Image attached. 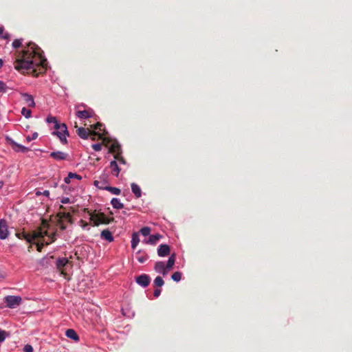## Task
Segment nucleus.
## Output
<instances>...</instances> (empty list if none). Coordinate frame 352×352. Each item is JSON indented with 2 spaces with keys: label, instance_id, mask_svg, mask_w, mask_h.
<instances>
[{
  "label": "nucleus",
  "instance_id": "5",
  "mask_svg": "<svg viewBox=\"0 0 352 352\" xmlns=\"http://www.w3.org/2000/svg\"><path fill=\"white\" fill-rule=\"evenodd\" d=\"M54 129L56 131H54L52 133L54 135H56L63 144H66L67 142V137L69 136V132L66 124L64 123L56 124V125H54Z\"/></svg>",
  "mask_w": 352,
  "mask_h": 352
},
{
  "label": "nucleus",
  "instance_id": "29",
  "mask_svg": "<svg viewBox=\"0 0 352 352\" xmlns=\"http://www.w3.org/2000/svg\"><path fill=\"white\" fill-rule=\"evenodd\" d=\"M21 114L25 116L26 118H29L31 117L32 111L25 107L22 108Z\"/></svg>",
  "mask_w": 352,
  "mask_h": 352
},
{
  "label": "nucleus",
  "instance_id": "6",
  "mask_svg": "<svg viewBox=\"0 0 352 352\" xmlns=\"http://www.w3.org/2000/svg\"><path fill=\"white\" fill-rule=\"evenodd\" d=\"M21 298L19 296H7L4 298V301L8 308L14 309L19 306L21 302Z\"/></svg>",
  "mask_w": 352,
  "mask_h": 352
},
{
  "label": "nucleus",
  "instance_id": "55",
  "mask_svg": "<svg viewBox=\"0 0 352 352\" xmlns=\"http://www.w3.org/2000/svg\"><path fill=\"white\" fill-rule=\"evenodd\" d=\"M3 62L1 59H0V68L3 66Z\"/></svg>",
  "mask_w": 352,
  "mask_h": 352
},
{
  "label": "nucleus",
  "instance_id": "42",
  "mask_svg": "<svg viewBox=\"0 0 352 352\" xmlns=\"http://www.w3.org/2000/svg\"><path fill=\"white\" fill-rule=\"evenodd\" d=\"M102 126V124L100 122H97L96 124L93 126L94 130L101 131V127Z\"/></svg>",
  "mask_w": 352,
  "mask_h": 352
},
{
  "label": "nucleus",
  "instance_id": "10",
  "mask_svg": "<svg viewBox=\"0 0 352 352\" xmlns=\"http://www.w3.org/2000/svg\"><path fill=\"white\" fill-rule=\"evenodd\" d=\"M170 252V246L166 244H161L157 248V254L161 257H164L169 255Z\"/></svg>",
  "mask_w": 352,
  "mask_h": 352
},
{
  "label": "nucleus",
  "instance_id": "8",
  "mask_svg": "<svg viewBox=\"0 0 352 352\" xmlns=\"http://www.w3.org/2000/svg\"><path fill=\"white\" fill-rule=\"evenodd\" d=\"M135 280L139 285L146 287L151 283V278L148 275L143 274L137 276Z\"/></svg>",
  "mask_w": 352,
  "mask_h": 352
},
{
  "label": "nucleus",
  "instance_id": "12",
  "mask_svg": "<svg viewBox=\"0 0 352 352\" xmlns=\"http://www.w3.org/2000/svg\"><path fill=\"white\" fill-rule=\"evenodd\" d=\"M109 153H112L115 156L121 155V147L117 141H114L109 147Z\"/></svg>",
  "mask_w": 352,
  "mask_h": 352
},
{
  "label": "nucleus",
  "instance_id": "14",
  "mask_svg": "<svg viewBox=\"0 0 352 352\" xmlns=\"http://www.w3.org/2000/svg\"><path fill=\"white\" fill-rule=\"evenodd\" d=\"M50 157L56 160H65L67 158L68 154L62 151H55L50 153Z\"/></svg>",
  "mask_w": 352,
  "mask_h": 352
},
{
  "label": "nucleus",
  "instance_id": "33",
  "mask_svg": "<svg viewBox=\"0 0 352 352\" xmlns=\"http://www.w3.org/2000/svg\"><path fill=\"white\" fill-rule=\"evenodd\" d=\"M22 41H23V39H15L12 42V47L15 49L19 48L22 45Z\"/></svg>",
  "mask_w": 352,
  "mask_h": 352
},
{
  "label": "nucleus",
  "instance_id": "26",
  "mask_svg": "<svg viewBox=\"0 0 352 352\" xmlns=\"http://www.w3.org/2000/svg\"><path fill=\"white\" fill-rule=\"evenodd\" d=\"M73 178L81 179V176H80L79 175H78L76 173H69L68 174L67 177H66L65 178L64 181L66 184H69V183H70V180L73 179Z\"/></svg>",
  "mask_w": 352,
  "mask_h": 352
},
{
  "label": "nucleus",
  "instance_id": "13",
  "mask_svg": "<svg viewBox=\"0 0 352 352\" xmlns=\"http://www.w3.org/2000/svg\"><path fill=\"white\" fill-rule=\"evenodd\" d=\"M21 97L29 107H34L35 102L32 95L27 93L21 94Z\"/></svg>",
  "mask_w": 352,
  "mask_h": 352
},
{
  "label": "nucleus",
  "instance_id": "53",
  "mask_svg": "<svg viewBox=\"0 0 352 352\" xmlns=\"http://www.w3.org/2000/svg\"><path fill=\"white\" fill-rule=\"evenodd\" d=\"M4 183L3 181H0V189L3 186Z\"/></svg>",
  "mask_w": 352,
  "mask_h": 352
},
{
  "label": "nucleus",
  "instance_id": "17",
  "mask_svg": "<svg viewBox=\"0 0 352 352\" xmlns=\"http://www.w3.org/2000/svg\"><path fill=\"white\" fill-rule=\"evenodd\" d=\"M100 236L102 239H104L108 242H112L114 240L112 233L107 229L103 230L101 232Z\"/></svg>",
  "mask_w": 352,
  "mask_h": 352
},
{
  "label": "nucleus",
  "instance_id": "28",
  "mask_svg": "<svg viewBox=\"0 0 352 352\" xmlns=\"http://www.w3.org/2000/svg\"><path fill=\"white\" fill-rule=\"evenodd\" d=\"M154 268L157 272H160L162 270H164V268H165V264L163 261H158L155 263Z\"/></svg>",
  "mask_w": 352,
  "mask_h": 352
},
{
  "label": "nucleus",
  "instance_id": "39",
  "mask_svg": "<svg viewBox=\"0 0 352 352\" xmlns=\"http://www.w3.org/2000/svg\"><path fill=\"white\" fill-rule=\"evenodd\" d=\"M24 352H33V347L30 344H25L23 348Z\"/></svg>",
  "mask_w": 352,
  "mask_h": 352
},
{
  "label": "nucleus",
  "instance_id": "27",
  "mask_svg": "<svg viewBox=\"0 0 352 352\" xmlns=\"http://www.w3.org/2000/svg\"><path fill=\"white\" fill-rule=\"evenodd\" d=\"M164 284V281L161 276H157L155 278L154 283H153L154 287H160L163 286Z\"/></svg>",
  "mask_w": 352,
  "mask_h": 352
},
{
  "label": "nucleus",
  "instance_id": "35",
  "mask_svg": "<svg viewBox=\"0 0 352 352\" xmlns=\"http://www.w3.org/2000/svg\"><path fill=\"white\" fill-rule=\"evenodd\" d=\"M43 232H47V230L43 231ZM46 236V234H44V236ZM47 236H48L49 239H50V242H47L46 244L48 245L50 243L54 242L56 240V232L52 233L50 235H48V232H47Z\"/></svg>",
  "mask_w": 352,
  "mask_h": 352
},
{
  "label": "nucleus",
  "instance_id": "4",
  "mask_svg": "<svg viewBox=\"0 0 352 352\" xmlns=\"http://www.w3.org/2000/svg\"><path fill=\"white\" fill-rule=\"evenodd\" d=\"M44 234L47 235V232H43L42 228H39L38 230L34 231L32 234L25 233L24 232H16V236L20 239H25L28 243H32L34 240L38 238H43Z\"/></svg>",
  "mask_w": 352,
  "mask_h": 352
},
{
  "label": "nucleus",
  "instance_id": "24",
  "mask_svg": "<svg viewBox=\"0 0 352 352\" xmlns=\"http://www.w3.org/2000/svg\"><path fill=\"white\" fill-rule=\"evenodd\" d=\"M140 242L138 234L136 232L133 233L131 239V248L134 250Z\"/></svg>",
  "mask_w": 352,
  "mask_h": 352
},
{
  "label": "nucleus",
  "instance_id": "30",
  "mask_svg": "<svg viewBox=\"0 0 352 352\" xmlns=\"http://www.w3.org/2000/svg\"><path fill=\"white\" fill-rule=\"evenodd\" d=\"M171 278L176 282H179L182 278V274L179 272H174Z\"/></svg>",
  "mask_w": 352,
  "mask_h": 352
},
{
  "label": "nucleus",
  "instance_id": "51",
  "mask_svg": "<svg viewBox=\"0 0 352 352\" xmlns=\"http://www.w3.org/2000/svg\"><path fill=\"white\" fill-rule=\"evenodd\" d=\"M43 195L46 196V197H49L50 195V191L49 190H45L43 192Z\"/></svg>",
  "mask_w": 352,
  "mask_h": 352
},
{
  "label": "nucleus",
  "instance_id": "49",
  "mask_svg": "<svg viewBox=\"0 0 352 352\" xmlns=\"http://www.w3.org/2000/svg\"><path fill=\"white\" fill-rule=\"evenodd\" d=\"M6 274L0 270V280H3L6 278Z\"/></svg>",
  "mask_w": 352,
  "mask_h": 352
},
{
  "label": "nucleus",
  "instance_id": "31",
  "mask_svg": "<svg viewBox=\"0 0 352 352\" xmlns=\"http://www.w3.org/2000/svg\"><path fill=\"white\" fill-rule=\"evenodd\" d=\"M10 37V34L7 32H5V30L3 27H0V38L3 39H8Z\"/></svg>",
  "mask_w": 352,
  "mask_h": 352
},
{
  "label": "nucleus",
  "instance_id": "25",
  "mask_svg": "<svg viewBox=\"0 0 352 352\" xmlns=\"http://www.w3.org/2000/svg\"><path fill=\"white\" fill-rule=\"evenodd\" d=\"M175 263V254H173L168 258L166 265H165V267L166 269L171 270Z\"/></svg>",
  "mask_w": 352,
  "mask_h": 352
},
{
  "label": "nucleus",
  "instance_id": "44",
  "mask_svg": "<svg viewBox=\"0 0 352 352\" xmlns=\"http://www.w3.org/2000/svg\"><path fill=\"white\" fill-rule=\"evenodd\" d=\"M115 159L119 161L120 163L125 164L124 159L120 155L118 156H115Z\"/></svg>",
  "mask_w": 352,
  "mask_h": 352
},
{
  "label": "nucleus",
  "instance_id": "36",
  "mask_svg": "<svg viewBox=\"0 0 352 352\" xmlns=\"http://www.w3.org/2000/svg\"><path fill=\"white\" fill-rule=\"evenodd\" d=\"M46 121L48 123H54V125H56V124H59L58 122L57 121L56 118L55 117H52V116L47 117Z\"/></svg>",
  "mask_w": 352,
  "mask_h": 352
},
{
  "label": "nucleus",
  "instance_id": "9",
  "mask_svg": "<svg viewBox=\"0 0 352 352\" xmlns=\"http://www.w3.org/2000/svg\"><path fill=\"white\" fill-rule=\"evenodd\" d=\"M8 224L5 219L0 220V239H6L8 236Z\"/></svg>",
  "mask_w": 352,
  "mask_h": 352
},
{
  "label": "nucleus",
  "instance_id": "50",
  "mask_svg": "<svg viewBox=\"0 0 352 352\" xmlns=\"http://www.w3.org/2000/svg\"><path fill=\"white\" fill-rule=\"evenodd\" d=\"M36 246H37V250L38 252H41L42 248H43V243H41V244L37 243Z\"/></svg>",
  "mask_w": 352,
  "mask_h": 352
},
{
  "label": "nucleus",
  "instance_id": "34",
  "mask_svg": "<svg viewBox=\"0 0 352 352\" xmlns=\"http://www.w3.org/2000/svg\"><path fill=\"white\" fill-rule=\"evenodd\" d=\"M150 232L151 228L149 227H144L140 230V233L145 236H148Z\"/></svg>",
  "mask_w": 352,
  "mask_h": 352
},
{
  "label": "nucleus",
  "instance_id": "52",
  "mask_svg": "<svg viewBox=\"0 0 352 352\" xmlns=\"http://www.w3.org/2000/svg\"><path fill=\"white\" fill-rule=\"evenodd\" d=\"M42 221H43V225L44 226H48V223H47L46 220L43 219Z\"/></svg>",
  "mask_w": 352,
  "mask_h": 352
},
{
  "label": "nucleus",
  "instance_id": "19",
  "mask_svg": "<svg viewBox=\"0 0 352 352\" xmlns=\"http://www.w3.org/2000/svg\"><path fill=\"white\" fill-rule=\"evenodd\" d=\"M131 190L133 193L135 195L136 198H140L142 195V190L140 186L135 183H132L131 185Z\"/></svg>",
  "mask_w": 352,
  "mask_h": 352
},
{
  "label": "nucleus",
  "instance_id": "38",
  "mask_svg": "<svg viewBox=\"0 0 352 352\" xmlns=\"http://www.w3.org/2000/svg\"><path fill=\"white\" fill-rule=\"evenodd\" d=\"M38 137V133L36 132L34 133L32 136H28L26 138L27 142H30V141L36 139Z\"/></svg>",
  "mask_w": 352,
  "mask_h": 352
},
{
  "label": "nucleus",
  "instance_id": "18",
  "mask_svg": "<svg viewBox=\"0 0 352 352\" xmlns=\"http://www.w3.org/2000/svg\"><path fill=\"white\" fill-rule=\"evenodd\" d=\"M69 263V261L66 258H59L56 261V267L59 271H61V273L63 274V272L62 271V269L63 267H65L67 263Z\"/></svg>",
  "mask_w": 352,
  "mask_h": 352
},
{
  "label": "nucleus",
  "instance_id": "16",
  "mask_svg": "<svg viewBox=\"0 0 352 352\" xmlns=\"http://www.w3.org/2000/svg\"><path fill=\"white\" fill-rule=\"evenodd\" d=\"M93 111L91 109H87L83 111H78L76 112V116L79 118H89L92 116Z\"/></svg>",
  "mask_w": 352,
  "mask_h": 352
},
{
  "label": "nucleus",
  "instance_id": "54",
  "mask_svg": "<svg viewBox=\"0 0 352 352\" xmlns=\"http://www.w3.org/2000/svg\"><path fill=\"white\" fill-rule=\"evenodd\" d=\"M96 135H89V137H91L92 140H96Z\"/></svg>",
  "mask_w": 352,
  "mask_h": 352
},
{
  "label": "nucleus",
  "instance_id": "41",
  "mask_svg": "<svg viewBox=\"0 0 352 352\" xmlns=\"http://www.w3.org/2000/svg\"><path fill=\"white\" fill-rule=\"evenodd\" d=\"M79 223H80V226L83 229H85V228H87L89 226V223L87 221H85L84 220H82V219L79 221Z\"/></svg>",
  "mask_w": 352,
  "mask_h": 352
},
{
  "label": "nucleus",
  "instance_id": "15",
  "mask_svg": "<svg viewBox=\"0 0 352 352\" xmlns=\"http://www.w3.org/2000/svg\"><path fill=\"white\" fill-rule=\"evenodd\" d=\"M98 184H99V182L98 181H95L94 182V185L98 188H102V187H99L98 186ZM103 189L110 192L111 193L113 194V195H120V192H121V190L120 188H116V187H112V186H106L104 188H103Z\"/></svg>",
  "mask_w": 352,
  "mask_h": 352
},
{
  "label": "nucleus",
  "instance_id": "21",
  "mask_svg": "<svg viewBox=\"0 0 352 352\" xmlns=\"http://www.w3.org/2000/svg\"><path fill=\"white\" fill-rule=\"evenodd\" d=\"M162 238V235L160 234L150 235L146 243H149L151 245L155 244L160 239Z\"/></svg>",
  "mask_w": 352,
  "mask_h": 352
},
{
  "label": "nucleus",
  "instance_id": "11",
  "mask_svg": "<svg viewBox=\"0 0 352 352\" xmlns=\"http://www.w3.org/2000/svg\"><path fill=\"white\" fill-rule=\"evenodd\" d=\"M7 140L12 144L13 148L17 152L20 151L22 153H27L30 151V149L28 147L16 143L11 138H8Z\"/></svg>",
  "mask_w": 352,
  "mask_h": 352
},
{
  "label": "nucleus",
  "instance_id": "40",
  "mask_svg": "<svg viewBox=\"0 0 352 352\" xmlns=\"http://www.w3.org/2000/svg\"><path fill=\"white\" fill-rule=\"evenodd\" d=\"M92 148L95 151H100L102 149V144H94L92 145Z\"/></svg>",
  "mask_w": 352,
  "mask_h": 352
},
{
  "label": "nucleus",
  "instance_id": "37",
  "mask_svg": "<svg viewBox=\"0 0 352 352\" xmlns=\"http://www.w3.org/2000/svg\"><path fill=\"white\" fill-rule=\"evenodd\" d=\"M7 89L8 87L6 86V83L0 80V92L6 93L7 91Z\"/></svg>",
  "mask_w": 352,
  "mask_h": 352
},
{
  "label": "nucleus",
  "instance_id": "43",
  "mask_svg": "<svg viewBox=\"0 0 352 352\" xmlns=\"http://www.w3.org/2000/svg\"><path fill=\"white\" fill-rule=\"evenodd\" d=\"M58 225L59 226L60 228L62 230H64L66 229V226L64 224L63 221L60 219V221H57Z\"/></svg>",
  "mask_w": 352,
  "mask_h": 352
},
{
  "label": "nucleus",
  "instance_id": "2",
  "mask_svg": "<svg viewBox=\"0 0 352 352\" xmlns=\"http://www.w3.org/2000/svg\"><path fill=\"white\" fill-rule=\"evenodd\" d=\"M74 127L76 128V133L82 139L86 140L89 137V135H98V138L102 140V144L104 145L107 146V144L111 142V140L109 138L103 137V135L107 134V132H106L104 130V133L100 134L99 132L91 131L89 129L78 127L76 122H75Z\"/></svg>",
  "mask_w": 352,
  "mask_h": 352
},
{
  "label": "nucleus",
  "instance_id": "48",
  "mask_svg": "<svg viewBox=\"0 0 352 352\" xmlns=\"http://www.w3.org/2000/svg\"><path fill=\"white\" fill-rule=\"evenodd\" d=\"M169 270V269H166V267H165L160 273H161L163 276H166Z\"/></svg>",
  "mask_w": 352,
  "mask_h": 352
},
{
  "label": "nucleus",
  "instance_id": "20",
  "mask_svg": "<svg viewBox=\"0 0 352 352\" xmlns=\"http://www.w3.org/2000/svg\"><path fill=\"white\" fill-rule=\"evenodd\" d=\"M110 167L111 168V173L113 175L118 177L120 173V168L117 162L114 160L110 163Z\"/></svg>",
  "mask_w": 352,
  "mask_h": 352
},
{
  "label": "nucleus",
  "instance_id": "7",
  "mask_svg": "<svg viewBox=\"0 0 352 352\" xmlns=\"http://www.w3.org/2000/svg\"><path fill=\"white\" fill-rule=\"evenodd\" d=\"M65 208L63 206H60V211L57 213L56 217L58 218V221H63L64 219H67L69 223H72V216L69 212L65 211Z\"/></svg>",
  "mask_w": 352,
  "mask_h": 352
},
{
  "label": "nucleus",
  "instance_id": "45",
  "mask_svg": "<svg viewBox=\"0 0 352 352\" xmlns=\"http://www.w3.org/2000/svg\"><path fill=\"white\" fill-rule=\"evenodd\" d=\"M161 294V289H155L154 292H153V296L155 297V298H157L160 296Z\"/></svg>",
  "mask_w": 352,
  "mask_h": 352
},
{
  "label": "nucleus",
  "instance_id": "22",
  "mask_svg": "<svg viewBox=\"0 0 352 352\" xmlns=\"http://www.w3.org/2000/svg\"><path fill=\"white\" fill-rule=\"evenodd\" d=\"M65 334H66L67 337H68L74 340L77 341L79 340V337H78V334L74 329H67L66 331Z\"/></svg>",
  "mask_w": 352,
  "mask_h": 352
},
{
  "label": "nucleus",
  "instance_id": "46",
  "mask_svg": "<svg viewBox=\"0 0 352 352\" xmlns=\"http://www.w3.org/2000/svg\"><path fill=\"white\" fill-rule=\"evenodd\" d=\"M147 259V256H140L138 258V261L141 263H143L144 262H145Z\"/></svg>",
  "mask_w": 352,
  "mask_h": 352
},
{
  "label": "nucleus",
  "instance_id": "23",
  "mask_svg": "<svg viewBox=\"0 0 352 352\" xmlns=\"http://www.w3.org/2000/svg\"><path fill=\"white\" fill-rule=\"evenodd\" d=\"M111 204L116 209H122L124 208L123 204H122L118 198H113L111 201Z\"/></svg>",
  "mask_w": 352,
  "mask_h": 352
},
{
  "label": "nucleus",
  "instance_id": "1",
  "mask_svg": "<svg viewBox=\"0 0 352 352\" xmlns=\"http://www.w3.org/2000/svg\"><path fill=\"white\" fill-rule=\"evenodd\" d=\"M14 68L21 72L38 76L47 70V59L42 50L35 43H29L21 52L15 53Z\"/></svg>",
  "mask_w": 352,
  "mask_h": 352
},
{
  "label": "nucleus",
  "instance_id": "3",
  "mask_svg": "<svg viewBox=\"0 0 352 352\" xmlns=\"http://www.w3.org/2000/svg\"><path fill=\"white\" fill-rule=\"evenodd\" d=\"M90 215V221L94 226H98L100 224H109L114 221L113 218H108L103 212H91L85 209Z\"/></svg>",
  "mask_w": 352,
  "mask_h": 352
},
{
  "label": "nucleus",
  "instance_id": "47",
  "mask_svg": "<svg viewBox=\"0 0 352 352\" xmlns=\"http://www.w3.org/2000/svg\"><path fill=\"white\" fill-rule=\"evenodd\" d=\"M70 202V199L68 197H63L62 199H61V203L62 204H68Z\"/></svg>",
  "mask_w": 352,
  "mask_h": 352
},
{
  "label": "nucleus",
  "instance_id": "32",
  "mask_svg": "<svg viewBox=\"0 0 352 352\" xmlns=\"http://www.w3.org/2000/svg\"><path fill=\"white\" fill-rule=\"evenodd\" d=\"M9 336V333L4 331V330H1L0 329V343L3 342L5 340V339L6 338V337H8Z\"/></svg>",
  "mask_w": 352,
  "mask_h": 352
}]
</instances>
